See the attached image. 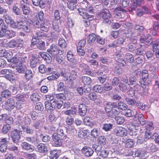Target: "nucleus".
<instances>
[{
	"mask_svg": "<svg viewBox=\"0 0 159 159\" xmlns=\"http://www.w3.org/2000/svg\"><path fill=\"white\" fill-rule=\"evenodd\" d=\"M91 135L94 138H97L99 134V132L96 128L93 129L91 132Z\"/></svg>",
	"mask_w": 159,
	"mask_h": 159,
	"instance_id": "obj_54",
	"label": "nucleus"
},
{
	"mask_svg": "<svg viewBox=\"0 0 159 159\" xmlns=\"http://www.w3.org/2000/svg\"><path fill=\"white\" fill-rule=\"evenodd\" d=\"M114 130L115 133L117 136H126L127 134L125 129L121 126L116 127Z\"/></svg>",
	"mask_w": 159,
	"mask_h": 159,
	"instance_id": "obj_8",
	"label": "nucleus"
},
{
	"mask_svg": "<svg viewBox=\"0 0 159 159\" xmlns=\"http://www.w3.org/2000/svg\"><path fill=\"white\" fill-rule=\"evenodd\" d=\"M11 129V127L9 124H6L4 125L2 128V131L3 134H7Z\"/></svg>",
	"mask_w": 159,
	"mask_h": 159,
	"instance_id": "obj_41",
	"label": "nucleus"
},
{
	"mask_svg": "<svg viewBox=\"0 0 159 159\" xmlns=\"http://www.w3.org/2000/svg\"><path fill=\"white\" fill-rule=\"evenodd\" d=\"M134 143L132 139H129L125 143V146L128 148H132L133 147Z\"/></svg>",
	"mask_w": 159,
	"mask_h": 159,
	"instance_id": "obj_49",
	"label": "nucleus"
},
{
	"mask_svg": "<svg viewBox=\"0 0 159 159\" xmlns=\"http://www.w3.org/2000/svg\"><path fill=\"white\" fill-rule=\"evenodd\" d=\"M39 72L41 73H44L45 72H47V73H52V69L51 68H48V69L46 66L43 64H41L40 65L39 67Z\"/></svg>",
	"mask_w": 159,
	"mask_h": 159,
	"instance_id": "obj_15",
	"label": "nucleus"
},
{
	"mask_svg": "<svg viewBox=\"0 0 159 159\" xmlns=\"http://www.w3.org/2000/svg\"><path fill=\"white\" fill-rule=\"evenodd\" d=\"M45 106L46 109L47 110L52 111L53 110L54 104L53 103V105H52L51 103L50 102L48 101H46L45 102Z\"/></svg>",
	"mask_w": 159,
	"mask_h": 159,
	"instance_id": "obj_39",
	"label": "nucleus"
},
{
	"mask_svg": "<svg viewBox=\"0 0 159 159\" xmlns=\"http://www.w3.org/2000/svg\"><path fill=\"white\" fill-rule=\"evenodd\" d=\"M1 74L4 75L6 78L10 81L15 80V77L13 75L12 71L11 70L3 69L1 71Z\"/></svg>",
	"mask_w": 159,
	"mask_h": 159,
	"instance_id": "obj_6",
	"label": "nucleus"
},
{
	"mask_svg": "<svg viewBox=\"0 0 159 159\" xmlns=\"http://www.w3.org/2000/svg\"><path fill=\"white\" fill-rule=\"evenodd\" d=\"M18 25L19 29H22L27 33L30 32L31 28L30 24H27L25 21H20Z\"/></svg>",
	"mask_w": 159,
	"mask_h": 159,
	"instance_id": "obj_9",
	"label": "nucleus"
},
{
	"mask_svg": "<svg viewBox=\"0 0 159 159\" xmlns=\"http://www.w3.org/2000/svg\"><path fill=\"white\" fill-rule=\"evenodd\" d=\"M113 105L111 102L107 103L105 106V110L106 112L108 113H109L112 110Z\"/></svg>",
	"mask_w": 159,
	"mask_h": 159,
	"instance_id": "obj_44",
	"label": "nucleus"
},
{
	"mask_svg": "<svg viewBox=\"0 0 159 159\" xmlns=\"http://www.w3.org/2000/svg\"><path fill=\"white\" fill-rule=\"evenodd\" d=\"M146 48L144 45H140V47L136 50V54L137 55H142L145 51Z\"/></svg>",
	"mask_w": 159,
	"mask_h": 159,
	"instance_id": "obj_23",
	"label": "nucleus"
},
{
	"mask_svg": "<svg viewBox=\"0 0 159 159\" xmlns=\"http://www.w3.org/2000/svg\"><path fill=\"white\" fill-rule=\"evenodd\" d=\"M37 151L42 153H45L47 152V146L44 144L40 143L36 147Z\"/></svg>",
	"mask_w": 159,
	"mask_h": 159,
	"instance_id": "obj_16",
	"label": "nucleus"
},
{
	"mask_svg": "<svg viewBox=\"0 0 159 159\" xmlns=\"http://www.w3.org/2000/svg\"><path fill=\"white\" fill-rule=\"evenodd\" d=\"M11 94V92L8 90H3L2 92L1 96L2 97L7 98H8Z\"/></svg>",
	"mask_w": 159,
	"mask_h": 159,
	"instance_id": "obj_43",
	"label": "nucleus"
},
{
	"mask_svg": "<svg viewBox=\"0 0 159 159\" xmlns=\"http://www.w3.org/2000/svg\"><path fill=\"white\" fill-rule=\"evenodd\" d=\"M22 131L17 129L11 130L9 133V135L11 139L12 142L15 143H18L21 138Z\"/></svg>",
	"mask_w": 159,
	"mask_h": 159,
	"instance_id": "obj_4",
	"label": "nucleus"
},
{
	"mask_svg": "<svg viewBox=\"0 0 159 159\" xmlns=\"http://www.w3.org/2000/svg\"><path fill=\"white\" fill-rule=\"evenodd\" d=\"M67 58L68 61H72L73 59L74 58V56L73 53L70 51H68L67 54Z\"/></svg>",
	"mask_w": 159,
	"mask_h": 159,
	"instance_id": "obj_64",
	"label": "nucleus"
},
{
	"mask_svg": "<svg viewBox=\"0 0 159 159\" xmlns=\"http://www.w3.org/2000/svg\"><path fill=\"white\" fill-rule=\"evenodd\" d=\"M25 77L26 80H29L32 77L33 73L32 71L30 70H27L25 71Z\"/></svg>",
	"mask_w": 159,
	"mask_h": 159,
	"instance_id": "obj_32",
	"label": "nucleus"
},
{
	"mask_svg": "<svg viewBox=\"0 0 159 159\" xmlns=\"http://www.w3.org/2000/svg\"><path fill=\"white\" fill-rule=\"evenodd\" d=\"M148 76V71L146 70H143L142 73V79L141 80L145 81L147 79Z\"/></svg>",
	"mask_w": 159,
	"mask_h": 159,
	"instance_id": "obj_58",
	"label": "nucleus"
},
{
	"mask_svg": "<svg viewBox=\"0 0 159 159\" xmlns=\"http://www.w3.org/2000/svg\"><path fill=\"white\" fill-rule=\"evenodd\" d=\"M21 8L23 14L25 15H28L30 12V8L24 4H21Z\"/></svg>",
	"mask_w": 159,
	"mask_h": 159,
	"instance_id": "obj_26",
	"label": "nucleus"
},
{
	"mask_svg": "<svg viewBox=\"0 0 159 159\" xmlns=\"http://www.w3.org/2000/svg\"><path fill=\"white\" fill-rule=\"evenodd\" d=\"M25 67L23 66L20 63L17 68V71L20 73H23L25 71Z\"/></svg>",
	"mask_w": 159,
	"mask_h": 159,
	"instance_id": "obj_46",
	"label": "nucleus"
},
{
	"mask_svg": "<svg viewBox=\"0 0 159 159\" xmlns=\"http://www.w3.org/2000/svg\"><path fill=\"white\" fill-rule=\"evenodd\" d=\"M38 60L35 57H32L31 59L30 65L31 67L34 68L38 64Z\"/></svg>",
	"mask_w": 159,
	"mask_h": 159,
	"instance_id": "obj_36",
	"label": "nucleus"
},
{
	"mask_svg": "<svg viewBox=\"0 0 159 159\" xmlns=\"http://www.w3.org/2000/svg\"><path fill=\"white\" fill-rule=\"evenodd\" d=\"M92 148L97 152H99L101 150L102 146L98 144H94L93 145Z\"/></svg>",
	"mask_w": 159,
	"mask_h": 159,
	"instance_id": "obj_60",
	"label": "nucleus"
},
{
	"mask_svg": "<svg viewBox=\"0 0 159 159\" xmlns=\"http://www.w3.org/2000/svg\"><path fill=\"white\" fill-rule=\"evenodd\" d=\"M93 89L94 92L98 93H101L103 90V87L101 85L98 84L94 86Z\"/></svg>",
	"mask_w": 159,
	"mask_h": 159,
	"instance_id": "obj_31",
	"label": "nucleus"
},
{
	"mask_svg": "<svg viewBox=\"0 0 159 159\" xmlns=\"http://www.w3.org/2000/svg\"><path fill=\"white\" fill-rule=\"evenodd\" d=\"M76 111V109L75 107L71 108L70 109L64 111V114L66 115H75Z\"/></svg>",
	"mask_w": 159,
	"mask_h": 159,
	"instance_id": "obj_37",
	"label": "nucleus"
},
{
	"mask_svg": "<svg viewBox=\"0 0 159 159\" xmlns=\"http://www.w3.org/2000/svg\"><path fill=\"white\" fill-rule=\"evenodd\" d=\"M15 48L18 49H20L23 46L24 42L23 40L19 39H15Z\"/></svg>",
	"mask_w": 159,
	"mask_h": 159,
	"instance_id": "obj_22",
	"label": "nucleus"
},
{
	"mask_svg": "<svg viewBox=\"0 0 159 159\" xmlns=\"http://www.w3.org/2000/svg\"><path fill=\"white\" fill-rule=\"evenodd\" d=\"M61 137L57 136L56 133H53L52 135V138L53 141V145L55 147H59L61 145L62 143V140Z\"/></svg>",
	"mask_w": 159,
	"mask_h": 159,
	"instance_id": "obj_10",
	"label": "nucleus"
},
{
	"mask_svg": "<svg viewBox=\"0 0 159 159\" xmlns=\"http://www.w3.org/2000/svg\"><path fill=\"white\" fill-rule=\"evenodd\" d=\"M22 61L24 62L25 61V59L23 57H19L18 58L17 57H13L11 59V64L12 67L13 66H16L17 63L19 60H22Z\"/></svg>",
	"mask_w": 159,
	"mask_h": 159,
	"instance_id": "obj_20",
	"label": "nucleus"
},
{
	"mask_svg": "<svg viewBox=\"0 0 159 159\" xmlns=\"http://www.w3.org/2000/svg\"><path fill=\"white\" fill-rule=\"evenodd\" d=\"M113 125L110 123L104 124L102 129L106 131H108L112 128Z\"/></svg>",
	"mask_w": 159,
	"mask_h": 159,
	"instance_id": "obj_56",
	"label": "nucleus"
},
{
	"mask_svg": "<svg viewBox=\"0 0 159 159\" xmlns=\"http://www.w3.org/2000/svg\"><path fill=\"white\" fill-rule=\"evenodd\" d=\"M97 39L96 35L93 34H89L87 37V41L89 43H93Z\"/></svg>",
	"mask_w": 159,
	"mask_h": 159,
	"instance_id": "obj_35",
	"label": "nucleus"
},
{
	"mask_svg": "<svg viewBox=\"0 0 159 159\" xmlns=\"http://www.w3.org/2000/svg\"><path fill=\"white\" fill-rule=\"evenodd\" d=\"M15 102L12 98L8 99L6 100L4 103L5 108L9 111H11L15 107Z\"/></svg>",
	"mask_w": 159,
	"mask_h": 159,
	"instance_id": "obj_7",
	"label": "nucleus"
},
{
	"mask_svg": "<svg viewBox=\"0 0 159 159\" xmlns=\"http://www.w3.org/2000/svg\"><path fill=\"white\" fill-rule=\"evenodd\" d=\"M58 45L61 48H65L67 46L66 43L65 39L62 38H60L58 40Z\"/></svg>",
	"mask_w": 159,
	"mask_h": 159,
	"instance_id": "obj_40",
	"label": "nucleus"
},
{
	"mask_svg": "<svg viewBox=\"0 0 159 159\" xmlns=\"http://www.w3.org/2000/svg\"><path fill=\"white\" fill-rule=\"evenodd\" d=\"M81 151L83 154L88 157L92 156L94 152L93 151L91 148L87 146L84 147Z\"/></svg>",
	"mask_w": 159,
	"mask_h": 159,
	"instance_id": "obj_14",
	"label": "nucleus"
},
{
	"mask_svg": "<svg viewBox=\"0 0 159 159\" xmlns=\"http://www.w3.org/2000/svg\"><path fill=\"white\" fill-rule=\"evenodd\" d=\"M82 81L85 84L89 85L92 82L91 79L88 76H84L82 78Z\"/></svg>",
	"mask_w": 159,
	"mask_h": 159,
	"instance_id": "obj_34",
	"label": "nucleus"
},
{
	"mask_svg": "<svg viewBox=\"0 0 159 159\" xmlns=\"http://www.w3.org/2000/svg\"><path fill=\"white\" fill-rule=\"evenodd\" d=\"M132 25L131 23H127L124 25L125 28V33L127 38H129L132 36L135 35V33L132 28Z\"/></svg>",
	"mask_w": 159,
	"mask_h": 159,
	"instance_id": "obj_5",
	"label": "nucleus"
},
{
	"mask_svg": "<svg viewBox=\"0 0 159 159\" xmlns=\"http://www.w3.org/2000/svg\"><path fill=\"white\" fill-rule=\"evenodd\" d=\"M145 152L141 149H139L135 152V154L139 157H141L144 156Z\"/></svg>",
	"mask_w": 159,
	"mask_h": 159,
	"instance_id": "obj_62",
	"label": "nucleus"
},
{
	"mask_svg": "<svg viewBox=\"0 0 159 159\" xmlns=\"http://www.w3.org/2000/svg\"><path fill=\"white\" fill-rule=\"evenodd\" d=\"M74 122V118L71 116H68L66 119V123L67 125H71Z\"/></svg>",
	"mask_w": 159,
	"mask_h": 159,
	"instance_id": "obj_59",
	"label": "nucleus"
},
{
	"mask_svg": "<svg viewBox=\"0 0 159 159\" xmlns=\"http://www.w3.org/2000/svg\"><path fill=\"white\" fill-rule=\"evenodd\" d=\"M20 21H17L16 22H15L13 19L8 24L10 25V26L14 29H19V24Z\"/></svg>",
	"mask_w": 159,
	"mask_h": 159,
	"instance_id": "obj_42",
	"label": "nucleus"
},
{
	"mask_svg": "<svg viewBox=\"0 0 159 159\" xmlns=\"http://www.w3.org/2000/svg\"><path fill=\"white\" fill-rule=\"evenodd\" d=\"M66 88V86L64 85V83L62 82H60L57 85V90L59 92L63 91Z\"/></svg>",
	"mask_w": 159,
	"mask_h": 159,
	"instance_id": "obj_63",
	"label": "nucleus"
},
{
	"mask_svg": "<svg viewBox=\"0 0 159 159\" xmlns=\"http://www.w3.org/2000/svg\"><path fill=\"white\" fill-rule=\"evenodd\" d=\"M98 15L103 19V23L105 24H110L111 21L109 18L111 16L109 10L107 9L102 10L98 13Z\"/></svg>",
	"mask_w": 159,
	"mask_h": 159,
	"instance_id": "obj_3",
	"label": "nucleus"
},
{
	"mask_svg": "<svg viewBox=\"0 0 159 159\" xmlns=\"http://www.w3.org/2000/svg\"><path fill=\"white\" fill-rule=\"evenodd\" d=\"M47 52L51 59L54 60L55 57L57 55H61L63 53V52L59 49L57 45L54 43L51 44L49 48L47 49Z\"/></svg>",
	"mask_w": 159,
	"mask_h": 159,
	"instance_id": "obj_1",
	"label": "nucleus"
},
{
	"mask_svg": "<svg viewBox=\"0 0 159 159\" xmlns=\"http://www.w3.org/2000/svg\"><path fill=\"white\" fill-rule=\"evenodd\" d=\"M98 141L99 143L104 145L106 143L107 140L105 137L101 136H99L98 139Z\"/></svg>",
	"mask_w": 159,
	"mask_h": 159,
	"instance_id": "obj_48",
	"label": "nucleus"
},
{
	"mask_svg": "<svg viewBox=\"0 0 159 159\" xmlns=\"http://www.w3.org/2000/svg\"><path fill=\"white\" fill-rule=\"evenodd\" d=\"M12 54V53L11 52H7V51L5 49L0 50V57H7L9 55L11 56Z\"/></svg>",
	"mask_w": 159,
	"mask_h": 159,
	"instance_id": "obj_30",
	"label": "nucleus"
},
{
	"mask_svg": "<svg viewBox=\"0 0 159 159\" xmlns=\"http://www.w3.org/2000/svg\"><path fill=\"white\" fill-rule=\"evenodd\" d=\"M23 131L25 132L27 134H32L33 133V130L29 126H27L26 127L23 126H22Z\"/></svg>",
	"mask_w": 159,
	"mask_h": 159,
	"instance_id": "obj_51",
	"label": "nucleus"
},
{
	"mask_svg": "<svg viewBox=\"0 0 159 159\" xmlns=\"http://www.w3.org/2000/svg\"><path fill=\"white\" fill-rule=\"evenodd\" d=\"M77 75V73L74 70H72L70 72V74L69 76V79L70 80H72L76 78Z\"/></svg>",
	"mask_w": 159,
	"mask_h": 159,
	"instance_id": "obj_50",
	"label": "nucleus"
},
{
	"mask_svg": "<svg viewBox=\"0 0 159 159\" xmlns=\"http://www.w3.org/2000/svg\"><path fill=\"white\" fill-rule=\"evenodd\" d=\"M5 118V120H3L5 121L7 123V124H13V118L11 117L7 116V115L6 114Z\"/></svg>",
	"mask_w": 159,
	"mask_h": 159,
	"instance_id": "obj_55",
	"label": "nucleus"
},
{
	"mask_svg": "<svg viewBox=\"0 0 159 159\" xmlns=\"http://www.w3.org/2000/svg\"><path fill=\"white\" fill-rule=\"evenodd\" d=\"M32 43H33V45L36 44V47L40 50L43 49L45 46V43L42 41H39L36 44L33 42H32Z\"/></svg>",
	"mask_w": 159,
	"mask_h": 159,
	"instance_id": "obj_33",
	"label": "nucleus"
},
{
	"mask_svg": "<svg viewBox=\"0 0 159 159\" xmlns=\"http://www.w3.org/2000/svg\"><path fill=\"white\" fill-rule=\"evenodd\" d=\"M124 58L127 62L129 63L133 62L134 60V57L133 55L129 53H127L125 54Z\"/></svg>",
	"mask_w": 159,
	"mask_h": 159,
	"instance_id": "obj_24",
	"label": "nucleus"
},
{
	"mask_svg": "<svg viewBox=\"0 0 159 159\" xmlns=\"http://www.w3.org/2000/svg\"><path fill=\"white\" fill-rule=\"evenodd\" d=\"M54 133L57 134V136L61 138L65 135L64 131L61 128H58L57 129L56 132H55Z\"/></svg>",
	"mask_w": 159,
	"mask_h": 159,
	"instance_id": "obj_52",
	"label": "nucleus"
},
{
	"mask_svg": "<svg viewBox=\"0 0 159 159\" xmlns=\"http://www.w3.org/2000/svg\"><path fill=\"white\" fill-rule=\"evenodd\" d=\"M31 120L28 116H26L23 118H18L17 122L20 125H28L30 124Z\"/></svg>",
	"mask_w": 159,
	"mask_h": 159,
	"instance_id": "obj_13",
	"label": "nucleus"
},
{
	"mask_svg": "<svg viewBox=\"0 0 159 159\" xmlns=\"http://www.w3.org/2000/svg\"><path fill=\"white\" fill-rule=\"evenodd\" d=\"M117 108L121 110H125L127 108V105L125 103L121 102H119L116 105Z\"/></svg>",
	"mask_w": 159,
	"mask_h": 159,
	"instance_id": "obj_29",
	"label": "nucleus"
},
{
	"mask_svg": "<svg viewBox=\"0 0 159 159\" xmlns=\"http://www.w3.org/2000/svg\"><path fill=\"white\" fill-rule=\"evenodd\" d=\"M5 37L7 39H11L16 35L15 32L12 30H9L5 28Z\"/></svg>",
	"mask_w": 159,
	"mask_h": 159,
	"instance_id": "obj_17",
	"label": "nucleus"
},
{
	"mask_svg": "<svg viewBox=\"0 0 159 159\" xmlns=\"http://www.w3.org/2000/svg\"><path fill=\"white\" fill-rule=\"evenodd\" d=\"M59 151L57 149L51 150L50 151L51 156L49 157L50 159H57L59 156Z\"/></svg>",
	"mask_w": 159,
	"mask_h": 159,
	"instance_id": "obj_18",
	"label": "nucleus"
},
{
	"mask_svg": "<svg viewBox=\"0 0 159 159\" xmlns=\"http://www.w3.org/2000/svg\"><path fill=\"white\" fill-rule=\"evenodd\" d=\"M53 29L55 30H59L60 27V25L58 22V20H53L52 23Z\"/></svg>",
	"mask_w": 159,
	"mask_h": 159,
	"instance_id": "obj_61",
	"label": "nucleus"
},
{
	"mask_svg": "<svg viewBox=\"0 0 159 159\" xmlns=\"http://www.w3.org/2000/svg\"><path fill=\"white\" fill-rule=\"evenodd\" d=\"M30 98L32 101L36 102L39 101L40 98V97L37 93H33L30 96Z\"/></svg>",
	"mask_w": 159,
	"mask_h": 159,
	"instance_id": "obj_38",
	"label": "nucleus"
},
{
	"mask_svg": "<svg viewBox=\"0 0 159 159\" xmlns=\"http://www.w3.org/2000/svg\"><path fill=\"white\" fill-rule=\"evenodd\" d=\"M124 114L126 117H130L134 115L135 118L137 117L139 121L142 125H143L146 123V121L143 115L142 114L139 115L138 112L135 110H126L124 112Z\"/></svg>",
	"mask_w": 159,
	"mask_h": 159,
	"instance_id": "obj_2",
	"label": "nucleus"
},
{
	"mask_svg": "<svg viewBox=\"0 0 159 159\" xmlns=\"http://www.w3.org/2000/svg\"><path fill=\"white\" fill-rule=\"evenodd\" d=\"M83 122L84 125L91 128L94 126L96 123L95 121L89 116H85L84 118Z\"/></svg>",
	"mask_w": 159,
	"mask_h": 159,
	"instance_id": "obj_11",
	"label": "nucleus"
},
{
	"mask_svg": "<svg viewBox=\"0 0 159 159\" xmlns=\"http://www.w3.org/2000/svg\"><path fill=\"white\" fill-rule=\"evenodd\" d=\"M26 97V94H18L16 95L15 98L18 101L23 102L25 101Z\"/></svg>",
	"mask_w": 159,
	"mask_h": 159,
	"instance_id": "obj_21",
	"label": "nucleus"
},
{
	"mask_svg": "<svg viewBox=\"0 0 159 159\" xmlns=\"http://www.w3.org/2000/svg\"><path fill=\"white\" fill-rule=\"evenodd\" d=\"M3 17H4L5 22L8 24H9L13 20L11 17L7 14H4Z\"/></svg>",
	"mask_w": 159,
	"mask_h": 159,
	"instance_id": "obj_57",
	"label": "nucleus"
},
{
	"mask_svg": "<svg viewBox=\"0 0 159 159\" xmlns=\"http://www.w3.org/2000/svg\"><path fill=\"white\" fill-rule=\"evenodd\" d=\"M21 146L23 149L25 150H32L33 149V146L30 144L26 142H23L21 144Z\"/></svg>",
	"mask_w": 159,
	"mask_h": 159,
	"instance_id": "obj_27",
	"label": "nucleus"
},
{
	"mask_svg": "<svg viewBox=\"0 0 159 159\" xmlns=\"http://www.w3.org/2000/svg\"><path fill=\"white\" fill-rule=\"evenodd\" d=\"M120 113V112L116 109H113L109 113H108L107 116L109 117L113 118L114 116H118Z\"/></svg>",
	"mask_w": 159,
	"mask_h": 159,
	"instance_id": "obj_25",
	"label": "nucleus"
},
{
	"mask_svg": "<svg viewBox=\"0 0 159 159\" xmlns=\"http://www.w3.org/2000/svg\"><path fill=\"white\" fill-rule=\"evenodd\" d=\"M52 103H54L55 105H54V107H55L56 106V107L58 109H60L61 107L62 106L63 104V101H60L59 102L58 101H57L56 100H54L52 102Z\"/></svg>",
	"mask_w": 159,
	"mask_h": 159,
	"instance_id": "obj_47",
	"label": "nucleus"
},
{
	"mask_svg": "<svg viewBox=\"0 0 159 159\" xmlns=\"http://www.w3.org/2000/svg\"><path fill=\"white\" fill-rule=\"evenodd\" d=\"M35 109L37 111H41L43 109V106L41 102H38L35 105Z\"/></svg>",
	"mask_w": 159,
	"mask_h": 159,
	"instance_id": "obj_53",
	"label": "nucleus"
},
{
	"mask_svg": "<svg viewBox=\"0 0 159 159\" xmlns=\"http://www.w3.org/2000/svg\"><path fill=\"white\" fill-rule=\"evenodd\" d=\"M125 100L126 101L127 103L129 105L132 106L136 104L137 102L134 99H130L129 98H126Z\"/></svg>",
	"mask_w": 159,
	"mask_h": 159,
	"instance_id": "obj_45",
	"label": "nucleus"
},
{
	"mask_svg": "<svg viewBox=\"0 0 159 159\" xmlns=\"http://www.w3.org/2000/svg\"><path fill=\"white\" fill-rule=\"evenodd\" d=\"M87 112L86 106L83 104H81L79 106V112L80 116H84Z\"/></svg>",
	"mask_w": 159,
	"mask_h": 159,
	"instance_id": "obj_19",
	"label": "nucleus"
},
{
	"mask_svg": "<svg viewBox=\"0 0 159 159\" xmlns=\"http://www.w3.org/2000/svg\"><path fill=\"white\" fill-rule=\"evenodd\" d=\"M77 10L80 15L82 16L84 18L89 19L90 20H91L93 19V16L90 15L85 12V10L84 9L79 8L77 9Z\"/></svg>",
	"mask_w": 159,
	"mask_h": 159,
	"instance_id": "obj_12",
	"label": "nucleus"
},
{
	"mask_svg": "<svg viewBox=\"0 0 159 159\" xmlns=\"http://www.w3.org/2000/svg\"><path fill=\"white\" fill-rule=\"evenodd\" d=\"M114 119L116 123L118 125H122L125 121L124 117L121 116H115Z\"/></svg>",
	"mask_w": 159,
	"mask_h": 159,
	"instance_id": "obj_28",
	"label": "nucleus"
}]
</instances>
